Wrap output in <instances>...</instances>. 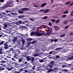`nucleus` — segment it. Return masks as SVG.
<instances>
[{
  "mask_svg": "<svg viewBox=\"0 0 73 73\" xmlns=\"http://www.w3.org/2000/svg\"><path fill=\"white\" fill-rule=\"evenodd\" d=\"M69 28V26H66L65 27V29H67V28Z\"/></svg>",
  "mask_w": 73,
  "mask_h": 73,
  "instance_id": "obj_45",
  "label": "nucleus"
},
{
  "mask_svg": "<svg viewBox=\"0 0 73 73\" xmlns=\"http://www.w3.org/2000/svg\"><path fill=\"white\" fill-rule=\"evenodd\" d=\"M13 50V49L12 48H11L10 49V51H11V50Z\"/></svg>",
  "mask_w": 73,
  "mask_h": 73,
  "instance_id": "obj_63",
  "label": "nucleus"
},
{
  "mask_svg": "<svg viewBox=\"0 0 73 73\" xmlns=\"http://www.w3.org/2000/svg\"><path fill=\"white\" fill-rule=\"evenodd\" d=\"M27 40L29 41H32V38H29L27 39Z\"/></svg>",
  "mask_w": 73,
  "mask_h": 73,
  "instance_id": "obj_26",
  "label": "nucleus"
},
{
  "mask_svg": "<svg viewBox=\"0 0 73 73\" xmlns=\"http://www.w3.org/2000/svg\"><path fill=\"white\" fill-rule=\"evenodd\" d=\"M8 6H7V5H5L3 6V7H1V8L2 9H6L7 8H8Z\"/></svg>",
  "mask_w": 73,
  "mask_h": 73,
  "instance_id": "obj_7",
  "label": "nucleus"
},
{
  "mask_svg": "<svg viewBox=\"0 0 73 73\" xmlns=\"http://www.w3.org/2000/svg\"><path fill=\"white\" fill-rule=\"evenodd\" d=\"M30 20L31 21H34L35 20V19L31 18H30Z\"/></svg>",
  "mask_w": 73,
  "mask_h": 73,
  "instance_id": "obj_37",
  "label": "nucleus"
},
{
  "mask_svg": "<svg viewBox=\"0 0 73 73\" xmlns=\"http://www.w3.org/2000/svg\"><path fill=\"white\" fill-rule=\"evenodd\" d=\"M3 38L4 39L8 38V35H4L3 36Z\"/></svg>",
  "mask_w": 73,
  "mask_h": 73,
  "instance_id": "obj_14",
  "label": "nucleus"
},
{
  "mask_svg": "<svg viewBox=\"0 0 73 73\" xmlns=\"http://www.w3.org/2000/svg\"><path fill=\"white\" fill-rule=\"evenodd\" d=\"M20 29H22V31H23V29H28V27L26 26H20L19 27Z\"/></svg>",
  "mask_w": 73,
  "mask_h": 73,
  "instance_id": "obj_4",
  "label": "nucleus"
},
{
  "mask_svg": "<svg viewBox=\"0 0 73 73\" xmlns=\"http://www.w3.org/2000/svg\"><path fill=\"white\" fill-rule=\"evenodd\" d=\"M51 64H54V61H51V62L50 63Z\"/></svg>",
  "mask_w": 73,
  "mask_h": 73,
  "instance_id": "obj_48",
  "label": "nucleus"
},
{
  "mask_svg": "<svg viewBox=\"0 0 73 73\" xmlns=\"http://www.w3.org/2000/svg\"><path fill=\"white\" fill-rule=\"evenodd\" d=\"M9 46H5L3 48L5 49H8L9 48Z\"/></svg>",
  "mask_w": 73,
  "mask_h": 73,
  "instance_id": "obj_24",
  "label": "nucleus"
},
{
  "mask_svg": "<svg viewBox=\"0 0 73 73\" xmlns=\"http://www.w3.org/2000/svg\"><path fill=\"white\" fill-rule=\"evenodd\" d=\"M73 35V32H71L69 34L70 36H72V35Z\"/></svg>",
  "mask_w": 73,
  "mask_h": 73,
  "instance_id": "obj_43",
  "label": "nucleus"
},
{
  "mask_svg": "<svg viewBox=\"0 0 73 73\" xmlns=\"http://www.w3.org/2000/svg\"><path fill=\"white\" fill-rule=\"evenodd\" d=\"M52 71V69H49L48 71V72H51Z\"/></svg>",
  "mask_w": 73,
  "mask_h": 73,
  "instance_id": "obj_41",
  "label": "nucleus"
},
{
  "mask_svg": "<svg viewBox=\"0 0 73 73\" xmlns=\"http://www.w3.org/2000/svg\"><path fill=\"white\" fill-rule=\"evenodd\" d=\"M22 70H23V69H20L19 70V72H22Z\"/></svg>",
  "mask_w": 73,
  "mask_h": 73,
  "instance_id": "obj_40",
  "label": "nucleus"
},
{
  "mask_svg": "<svg viewBox=\"0 0 73 73\" xmlns=\"http://www.w3.org/2000/svg\"><path fill=\"white\" fill-rule=\"evenodd\" d=\"M20 41L22 42L23 44L24 45L25 44V40L24 39V38H22V39H20Z\"/></svg>",
  "mask_w": 73,
  "mask_h": 73,
  "instance_id": "obj_10",
  "label": "nucleus"
},
{
  "mask_svg": "<svg viewBox=\"0 0 73 73\" xmlns=\"http://www.w3.org/2000/svg\"><path fill=\"white\" fill-rule=\"evenodd\" d=\"M35 34V32H31L30 35L31 36H33V35H34Z\"/></svg>",
  "mask_w": 73,
  "mask_h": 73,
  "instance_id": "obj_20",
  "label": "nucleus"
},
{
  "mask_svg": "<svg viewBox=\"0 0 73 73\" xmlns=\"http://www.w3.org/2000/svg\"><path fill=\"white\" fill-rule=\"evenodd\" d=\"M63 14H66V13H68V9H67L66 11L63 12Z\"/></svg>",
  "mask_w": 73,
  "mask_h": 73,
  "instance_id": "obj_23",
  "label": "nucleus"
},
{
  "mask_svg": "<svg viewBox=\"0 0 73 73\" xmlns=\"http://www.w3.org/2000/svg\"><path fill=\"white\" fill-rule=\"evenodd\" d=\"M6 63V61H1V63L2 64H3V63Z\"/></svg>",
  "mask_w": 73,
  "mask_h": 73,
  "instance_id": "obj_31",
  "label": "nucleus"
},
{
  "mask_svg": "<svg viewBox=\"0 0 73 73\" xmlns=\"http://www.w3.org/2000/svg\"><path fill=\"white\" fill-rule=\"evenodd\" d=\"M22 22V21L21 20H20L18 22L19 24H21Z\"/></svg>",
  "mask_w": 73,
  "mask_h": 73,
  "instance_id": "obj_32",
  "label": "nucleus"
},
{
  "mask_svg": "<svg viewBox=\"0 0 73 73\" xmlns=\"http://www.w3.org/2000/svg\"><path fill=\"white\" fill-rule=\"evenodd\" d=\"M73 5V2H72L69 5V7H71V6H72V5Z\"/></svg>",
  "mask_w": 73,
  "mask_h": 73,
  "instance_id": "obj_28",
  "label": "nucleus"
},
{
  "mask_svg": "<svg viewBox=\"0 0 73 73\" xmlns=\"http://www.w3.org/2000/svg\"><path fill=\"white\" fill-rule=\"evenodd\" d=\"M68 23V21L66 20L65 21H64L63 23L64 24H67V23Z\"/></svg>",
  "mask_w": 73,
  "mask_h": 73,
  "instance_id": "obj_25",
  "label": "nucleus"
},
{
  "mask_svg": "<svg viewBox=\"0 0 73 73\" xmlns=\"http://www.w3.org/2000/svg\"><path fill=\"white\" fill-rule=\"evenodd\" d=\"M62 17H63L64 18V17H66V15H64L62 16Z\"/></svg>",
  "mask_w": 73,
  "mask_h": 73,
  "instance_id": "obj_60",
  "label": "nucleus"
},
{
  "mask_svg": "<svg viewBox=\"0 0 73 73\" xmlns=\"http://www.w3.org/2000/svg\"><path fill=\"white\" fill-rule=\"evenodd\" d=\"M70 15L72 16H73V10H72L71 13H70Z\"/></svg>",
  "mask_w": 73,
  "mask_h": 73,
  "instance_id": "obj_35",
  "label": "nucleus"
},
{
  "mask_svg": "<svg viewBox=\"0 0 73 73\" xmlns=\"http://www.w3.org/2000/svg\"><path fill=\"white\" fill-rule=\"evenodd\" d=\"M18 13H20V14H23V11L21 10H19L18 11Z\"/></svg>",
  "mask_w": 73,
  "mask_h": 73,
  "instance_id": "obj_13",
  "label": "nucleus"
},
{
  "mask_svg": "<svg viewBox=\"0 0 73 73\" xmlns=\"http://www.w3.org/2000/svg\"><path fill=\"white\" fill-rule=\"evenodd\" d=\"M36 65H35L34 66H33L32 67V69H33V70H35V67H36Z\"/></svg>",
  "mask_w": 73,
  "mask_h": 73,
  "instance_id": "obj_27",
  "label": "nucleus"
},
{
  "mask_svg": "<svg viewBox=\"0 0 73 73\" xmlns=\"http://www.w3.org/2000/svg\"><path fill=\"white\" fill-rule=\"evenodd\" d=\"M24 17V15H20L18 17L19 19H22Z\"/></svg>",
  "mask_w": 73,
  "mask_h": 73,
  "instance_id": "obj_22",
  "label": "nucleus"
},
{
  "mask_svg": "<svg viewBox=\"0 0 73 73\" xmlns=\"http://www.w3.org/2000/svg\"><path fill=\"white\" fill-rule=\"evenodd\" d=\"M25 24V22H24V21L22 22L21 24Z\"/></svg>",
  "mask_w": 73,
  "mask_h": 73,
  "instance_id": "obj_64",
  "label": "nucleus"
},
{
  "mask_svg": "<svg viewBox=\"0 0 73 73\" xmlns=\"http://www.w3.org/2000/svg\"><path fill=\"white\" fill-rule=\"evenodd\" d=\"M68 60H72V57H71L69 58H68Z\"/></svg>",
  "mask_w": 73,
  "mask_h": 73,
  "instance_id": "obj_61",
  "label": "nucleus"
},
{
  "mask_svg": "<svg viewBox=\"0 0 73 73\" xmlns=\"http://www.w3.org/2000/svg\"><path fill=\"white\" fill-rule=\"evenodd\" d=\"M48 67H49V68H53V67L51 65H48Z\"/></svg>",
  "mask_w": 73,
  "mask_h": 73,
  "instance_id": "obj_33",
  "label": "nucleus"
},
{
  "mask_svg": "<svg viewBox=\"0 0 73 73\" xmlns=\"http://www.w3.org/2000/svg\"><path fill=\"white\" fill-rule=\"evenodd\" d=\"M70 1H69L67 2L66 3V5H68V4H70Z\"/></svg>",
  "mask_w": 73,
  "mask_h": 73,
  "instance_id": "obj_34",
  "label": "nucleus"
},
{
  "mask_svg": "<svg viewBox=\"0 0 73 73\" xmlns=\"http://www.w3.org/2000/svg\"><path fill=\"white\" fill-rule=\"evenodd\" d=\"M38 61H39V62H43L44 60L43 59H38Z\"/></svg>",
  "mask_w": 73,
  "mask_h": 73,
  "instance_id": "obj_16",
  "label": "nucleus"
},
{
  "mask_svg": "<svg viewBox=\"0 0 73 73\" xmlns=\"http://www.w3.org/2000/svg\"><path fill=\"white\" fill-rule=\"evenodd\" d=\"M58 22H59V20H58L56 21V23H58Z\"/></svg>",
  "mask_w": 73,
  "mask_h": 73,
  "instance_id": "obj_56",
  "label": "nucleus"
},
{
  "mask_svg": "<svg viewBox=\"0 0 73 73\" xmlns=\"http://www.w3.org/2000/svg\"><path fill=\"white\" fill-rule=\"evenodd\" d=\"M6 69L9 71H10V70H12V69H13V67H11V68H10L9 67H7L6 68Z\"/></svg>",
  "mask_w": 73,
  "mask_h": 73,
  "instance_id": "obj_6",
  "label": "nucleus"
},
{
  "mask_svg": "<svg viewBox=\"0 0 73 73\" xmlns=\"http://www.w3.org/2000/svg\"><path fill=\"white\" fill-rule=\"evenodd\" d=\"M5 46H9L7 43H5V44H4Z\"/></svg>",
  "mask_w": 73,
  "mask_h": 73,
  "instance_id": "obj_29",
  "label": "nucleus"
},
{
  "mask_svg": "<svg viewBox=\"0 0 73 73\" xmlns=\"http://www.w3.org/2000/svg\"><path fill=\"white\" fill-rule=\"evenodd\" d=\"M17 38L15 37H14V39L13 40V42H16V41H17Z\"/></svg>",
  "mask_w": 73,
  "mask_h": 73,
  "instance_id": "obj_11",
  "label": "nucleus"
},
{
  "mask_svg": "<svg viewBox=\"0 0 73 73\" xmlns=\"http://www.w3.org/2000/svg\"><path fill=\"white\" fill-rule=\"evenodd\" d=\"M4 28H7V26L8 25V23H5V24H4Z\"/></svg>",
  "mask_w": 73,
  "mask_h": 73,
  "instance_id": "obj_19",
  "label": "nucleus"
},
{
  "mask_svg": "<svg viewBox=\"0 0 73 73\" xmlns=\"http://www.w3.org/2000/svg\"><path fill=\"white\" fill-rule=\"evenodd\" d=\"M4 1V0H0V2L3 3Z\"/></svg>",
  "mask_w": 73,
  "mask_h": 73,
  "instance_id": "obj_52",
  "label": "nucleus"
},
{
  "mask_svg": "<svg viewBox=\"0 0 73 73\" xmlns=\"http://www.w3.org/2000/svg\"><path fill=\"white\" fill-rule=\"evenodd\" d=\"M56 58H59V56L58 55H56Z\"/></svg>",
  "mask_w": 73,
  "mask_h": 73,
  "instance_id": "obj_54",
  "label": "nucleus"
},
{
  "mask_svg": "<svg viewBox=\"0 0 73 73\" xmlns=\"http://www.w3.org/2000/svg\"><path fill=\"white\" fill-rule=\"evenodd\" d=\"M43 35H45V33H38V36H42Z\"/></svg>",
  "mask_w": 73,
  "mask_h": 73,
  "instance_id": "obj_5",
  "label": "nucleus"
},
{
  "mask_svg": "<svg viewBox=\"0 0 73 73\" xmlns=\"http://www.w3.org/2000/svg\"><path fill=\"white\" fill-rule=\"evenodd\" d=\"M16 42L19 45H20V44H21V42H20L19 41H17Z\"/></svg>",
  "mask_w": 73,
  "mask_h": 73,
  "instance_id": "obj_30",
  "label": "nucleus"
},
{
  "mask_svg": "<svg viewBox=\"0 0 73 73\" xmlns=\"http://www.w3.org/2000/svg\"><path fill=\"white\" fill-rule=\"evenodd\" d=\"M47 18H48V17L46 16L44 17V18H42V19H47Z\"/></svg>",
  "mask_w": 73,
  "mask_h": 73,
  "instance_id": "obj_39",
  "label": "nucleus"
},
{
  "mask_svg": "<svg viewBox=\"0 0 73 73\" xmlns=\"http://www.w3.org/2000/svg\"><path fill=\"white\" fill-rule=\"evenodd\" d=\"M10 50H8V51H6V52H7V53H10Z\"/></svg>",
  "mask_w": 73,
  "mask_h": 73,
  "instance_id": "obj_51",
  "label": "nucleus"
},
{
  "mask_svg": "<svg viewBox=\"0 0 73 73\" xmlns=\"http://www.w3.org/2000/svg\"><path fill=\"white\" fill-rule=\"evenodd\" d=\"M35 35H38V33L36 31L35 33Z\"/></svg>",
  "mask_w": 73,
  "mask_h": 73,
  "instance_id": "obj_49",
  "label": "nucleus"
},
{
  "mask_svg": "<svg viewBox=\"0 0 73 73\" xmlns=\"http://www.w3.org/2000/svg\"><path fill=\"white\" fill-rule=\"evenodd\" d=\"M21 9L22 11H28V10H29V9L28 8L25 7V8H23Z\"/></svg>",
  "mask_w": 73,
  "mask_h": 73,
  "instance_id": "obj_8",
  "label": "nucleus"
},
{
  "mask_svg": "<svg viewBox=\"0 0 73 73\" xmlns=\"http://www.w3.org/2000/svg\"><path fill=\"white\" fill-rule=\"evenodd\" d=\"M54 41V39L53 38H52L50 40V42H53Z\"/></svg>",
  "mask_w": 73,
  "mask_h": 73,
  "instance_id": "obj_47",
  "label": "nucleus"
},
{
  "mask_svg": "<svg viewBox=\"0 0 73 73\" xmlns=\"http://www.w3.org/2000/svg\"><path fill=\"white\" fill-rule=\"evenodd\" d=\"M49 11V9H46L44 10V13H46Z\"/></svg>",
  "mask_w": 73,
  "mask_h": 73,
  "instance_id": "obj_15",
  "label": "nucleus"
},
{
  "mask_svg": "<svg viewBox=\"0 0 73 73\" xmlns=\"http://www.w3.org/2000/svg\"><path fill=\"white\" fill-rule=\"evenodd\" d=\"M46 5H47V3H43L41 6V8H42L43 7H44V6H45Z\"/></svg>",
  "mask_w": 73,
  "mask_h": 73,
  "instance_id": "obj_12",
  "label": "nucleus"
},
{
  "mask_svg": "<svg viewBox=\"0 0 73 73\" xmlns=\"http://www.w3.org/2000/svg\"><path fill=\"white\" fill-rule=\"evenodd\" d=\"M11 15H16L15 13H11Z\"/></svg>",
  "mask_w": 73,
  "mask_h": 73,
  "instance_id": "obj_59",
  "label": "nucleus"
},
{
  "mask_svg": "<svg viewBox=\"0 0 73 73\" xmlns=\"http://www.w3.org/2000/svg\"><path fill=\"white\" fill-rule=\"evenodd\" d=\"M53 2H54V1H53V0H51L50 3H53Z\"/></svg>",
  "mask_w": 73,
  "mask_h": 73,
  "instance_id": "obj_53",
  "label": "nucleus"
},
{
  "mask_svg": "<svg viewBox=\"0 0 73 73\" xmlns=\"http://www.w3.org/2000/svg\"><path fill=\"white\" fill-rule=\"evenodd\" d=\"M56 30H59V27H57L56 28Z\"/></svg>",
  "mask_w": 73,
  "mask_h": 73,
  "instance_id": "obj_55",
  "label": "nucleus"
},
{
  "mask_svg": "<svg viewBox=\"0 0 73 73\" xmlns=\"http://www.w3.org/2000/svg\"><path fill=\"white\" fill-rule=\"evenodd\" d=\"M22 61H23V60H22L21 59H19L18 60V61H19V62H21Z\"/></svg>",
  "mask_w": 73,
  "mask_h": 73,
  "instance_id": "obj_44",
  "label": "nucleus"
},
{
  "mask_svg": "<svg viewBox=\"0 0 73 73\" xmlns=\"http://www.w3.org/2000/svg\"><path fill=\"white\" fill-rule=\"evenodd\" d=\"M8 7H12V4L11 3H9L7 4Z\"/></svg>",
  "mask_w": 73,
  "mask_h": 73,
  "instance_id": "obj_17",
  "label": "nucleus"
},
{
  "mask_svg": "<svg viewBox=\"0 0 73 73\" xmlns=\"http://www.w3.org/2000/svg\"><path fill=\"white\" fill-rule=\"evenodd\" d=\"M24 64H28V62H27V61H25V62H24Z\"/></svg>",
  "mask_w": 73,
  "mask_h": 73,
  "instance_id": "obj_62",
  "label": "nucleus"
},
{
  "mask_svg": "<svg viewBox=\"0 0 73 73\" xmlns=\"http://www.w3.org/2000/svg\"><path fill=\"white\" fill-rule=\"evenodd\" d=\"M40 12H44V10L43 9H41L40 10Z\"/></svg>",
  "mask_w": 73,
  "mask_h": 73,
  "instance_id": "obj_42",
  "label": "nucleus"
},
{
  "mask_svg": "<svg viewBox=\"0 0 73 73\" xmlns=\"http://www.w3.org/2000/svg\"><path fill=\"white\" fill-rule=\"evenodd\" d=\"M70 22H73V19H71L70 20Z\"/></svg>",
  "mask_w": 73,
  "mask_h": 73,
  "instance_id": "obj_57",
  "label": "nucleus"
},
{
  "mask_svg": "<svg viewBox=\"0 0 73 73\" xmlns=\"http://www.w3.org/2000/svg\"><path fill=\"white\" fill-rule=\"evenodd\" d=\"M34 56H39V54H34Z\"/></svg>",
  "mask_w": 73,
  "mask_h": 73,
  "instance_id": "obj_38",
  "label": "nucleus"
},
{
  "mask_svg": "<svg viewBox=\"0 0 73 73\" xmlns=\"http://www.w3.org/2000/svg\"><path fill=\"white\" fill-rule=\"evenodd\" d=\"M5 69V68H0V70L1 71V70H4Z\"/></svg>",
  "mask_w": 73,
  "mask_h": 73,
  "instance_id": "obj_36",
  "label": "nucleus"
},
{
  "mask_svg": "<svg viewBox=\"0 0 73 73\" xmlns=\"http://www.w3.org/2000/svg\"><path fill=\"white\" fill-rule=\"evenodd\" d=\"M52 34V32H51V29H48L47 32L46 33V34H45L44 35L46 36V35H50Z\"/></svg>",
  "mask_w": 73,
  "mask_h": 73,
  "instance_id": "obj_3",
  "label": "nucleus"
},
{
  "mask_svg": "<svg viewBox=\"0 0 73 73\" xmlns=\"http://www.w3.org/2000/svg\"><path fill=\"white\" fill-rule=\"evenodd\" d=\"M4 42H5V41H3L1 40V41L0 42V45H3V44H4Z\"/></svg>",
  "mask_w": 73,
  "mask_h": 73,
  "instance_id": "obj_21",
  "label": "nucleus"
},
{
  "mask_svg": "<svg viewBox=\"0 0 73 73\" xmlns=\"http://www.w3.org/2000/svg\"><path fill=\"white\" fill-rule=\"evenodd\" d=\"M48 25L49 26H52V23H51L50 22L48 23Z\"/></svg>",
  "mask_w": 73,
  "mask_h": 73,
  "instance_id": "obj_50",
  "label": "nucleus"
},
{
  "mask_svg": "<svg viewBox=\"0 0 73 73\" xmlns=\"http://www.w3.org/2000/svg\"><path fill=\"white\" fill-rule=\"evenodd\" d=\"M30 43H31L32 44H35V43H36V41H33L32 42H29L27 44L28 45H30Z\"/></svg>",
  "mask_w": 73,
  "mask_h": 73,
  "instance_id": "obj_9",
  "label": "nucleus"
},
{
  "mask_svg": "<svg viewBox=\"0 0 73 73\" xmlns=\"http://www.w3.org/2000/svg\"><path fill=\"white\" fill-rule=\"evenodd\" d=\"M44 26H45V25H41L40 27H38V28L37 29V31H38V29H40V28H41V27H44Z\"/></svg>",
  "mask_w": 73,
  "mask_h": 73,
  "instance_id": "obj_18",
  "label": "nucleus"
},
{
  "mask_svg": "<svg viewBox=\"0 0 73 73\" xmlns=\"http://www.w3.org/2000/svg\"><path fill=\"white\" fill-rule=\"evenodd\" d=\"M54 41L55 42H56L57 41V39H54Z\"/></svg>",
  "mask_w": 73,
  "mask_h": 73,
  "instance_id": "obj_58",
  "label": "nucleus"
},
{
  "mask_svg": "<svg viewBox=\"0 0 73 73\" xmlns=\"http://www.w3.org/2000/svg\"><path fill=\"white\" fill-rule=\"evenodd\" d=\"M27 60V61H31V62H34V57L32 56H27L26 58Z\"/></svg>",
  "mask_w": 73,
  "mask_h": 73,
  "instance_id": "obj_1",
  "label": "nucleus"
},
{
  "mask_svg": "<svg viewBox=\"0 0 73 73\" xmlns=\"http://www.w3.org/2000/svg\"><path fill=\"white\" fill-rule=\"evenodd\" d=\"M17 54H15L13 56V58H11L12 60L13 61H16L17 59L19 60V58H18V57H17Z\"/></svg>",
  "mask_w": 73,
  "mask_h": 73,
  "instance_id": "obj_2",
  "label": "nucleus"
},
{
  "mask_svg": "<svg viewBox=\"0 0 73 73\" xmlns=\"http://www.w3.org/2000/svg\"><path fill=\"white\" fill-rule=\"evenodd\" d=\"M18 37L19 38H20L21 40L22 39H23V38L21 36H19Z\"/></svg>",
  "mask_w": 73,
  "mask_h": 73,
  "instance_id": "obj_46",
  "label": "nucleus"
}]
</instances>
